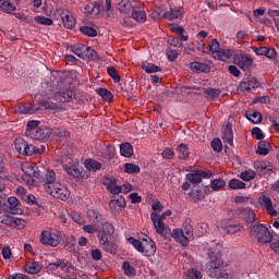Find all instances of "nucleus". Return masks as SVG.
<instances>
[{
  "mask_svg": "<svg viewBox=\"0 0 279 279\" xmlns=\"http://www.w3.org/2000/svg\"><path fill=\"white\" fill-rule=\"evenodd\" d=\"M208 256L210 258V262L207 264L208 276L217 279L228 278V274L223 271V259H221V253L209 250Z\"/></svg>",
  "mask_w": 279,
  "mask_h": 279,
  "instance_id": "1",
  "label": "nucleus"
},
{
  "mask_svg": "<svg viewBox=\"0 0 279 279\" xmlns=\"http://www.w3.org/2000/svg\"><path fill=\"white\" fill-rule=\"evenodd\" d=\"M129 243H131V245H133L137 252L144 254V256H154V254H156V243H154L151 238L137 240L131 236L129 238Z\"/></svg>",
  "mask_w": 279,
  "mask_h": 279,
  "instance_id": "2",
  "label": "nucleus"
},
{
  "mask_svg": "<svg viewBox=\"0 0 279 279\" xmlns=\"http://www.w3.org/2000/svg\"><path fill=\"white\" fill-rule=\"evenodd\" d=\"M43 186L44 191L56 199V193H59L62 183L56 179V172L53 170H48L44 177Z\"/></svg>",
  "mask_w": 279,
  "mask_h": 279,
  "instance_id": "3",
  "label": "nucleus"
},
{
  "mask_svg": "<svg viewBox=\"0 0 279 279\" xmlns=\"http://www.w3.org/2000/svg\"><path fill=\"white\" fill-rule=\"evenodd\" d=\"M172 239H175L181 245L186 247L191 241H193V226L189 222H184L183 229H174L171 232Z\"/></svg>",
  "mask_w": 279,
  "mask_h": 279,
  "instance_id": "4",
  "label": "nucleus"
},
{
  "mask_svg": "<svg viewBox=\"0 0 279 279\" xmlns=\"http://www.w3.org/2000/svg\"><path fill=\"white\" fill-rule=\"evenodd\" d=\"M167 217H171V209H167L161 215H158L156 211L150 214V219L154 223L155 230L157 234H161V236H168L167 228L163 222Z\"/></svg>",
  "mask_w": 279,
  "mask_h": 279,
  "instance_id": "5",
  "label": "nucleus"
},
{
  "mask_svg": "<svg viewBox=\"0 0 279 279\" xmlns=\"http://www.w3.org/2000/svg\"><path fill=\"white\" fill-rule=\"evenodd\" d=\"M251 236H255L259 243H271V232L264 225H254L251 227L250 231Z\"/></svg>",
  "mask_w": 279,
  "mask_h": 279,
  "instance_id": "6",
  "label": "nucleus"
},
{
  "mask_svg": "<svg viewBox=\"0 0 279 279\" xmlns=\"http://www.w3.org/2000/svg\"><path fill=\"white\" fill-rule=\"evenodd\" d=\"M61 241H62V238H60V234L58 232H54L52 230H45L41 232V235H40L41 245L58 247Z\"/></svg>",
  "mask_w": 279,
  "mask_h": 279,
  "instance_id": "7",
  "label": "nucleus"
},
{
  "mask_svg": "<svg viewBox=\"0 0 279 279\" xmlns=\"http://www.w3.org/2000/svg\"><path fill=\"white\" fill-rule=\"evenodd\" d=\"M15 149L21 154L22 156H34V154L38 153V148L29 143L27 141L23 140L22 137L15 138L14 142Z\"/></svg>",
  "mask_w": 279,
  "mask_h": 279,
  "instance_id": "8",
  "label": "nucleus"
},
{
  "mask_svg": "<svg viewBox=\"0 0 279 279\" xmlns=\"http://www.w3.org/2000/svg\"><path fill=\"white\" fill-rule=\"evenodd\" d=\"M61 165L68 175H72V178H82V170H80V163L77 160L68 157L61 162Z\"/></svg>",
  "mask_w": 279,
  "mask_h": 279,
  "instance_id": "9",
  "label": "nucleus"
},
{
  "mask_svg": "<svg viewBox=\"0 0 279 279\" xmlns=\"http://www.w3.org/2000/svg\"><path fill=\"white\" fill-rule=\"evenodd\" d=\"M25 134L28 138L33 141H45L51 136V130L46 126H38L37 129H33L31 131H25Z\"/></svg>",
  "mask_w": 279,
  "mask_h": 279,
  "instance_id": "10",
  "label": "nucleus"
},
{
  "mask_svg": "<svg viewBox=\"0 0 279 279\" xmlns=\"http://www.w3.org/2000/svg\"><path fill=\"white\" fill-rule=\"evenodd\" d=\"M233 64H236L242 71H250L252 64H254V59L250 54L235 53L233 56Z\"/></svg>",
  "mask_w": 279,
  "mask_h": 279,
  "instance_id": "11",
  "label": "nucleus"
},
{
  "mask_svg": "<svg viewBox=\"0 0 279 279\" xmlns=\"http://www.w3.org/2000/svg\"><path fill=\"white\" fill-rule=\"evenodd\" d=\"M43 108H49L47 102L40 101L39 104H35L33 106H25L19 104L16 106L15 112H17L19 114H35V112H38V110H43Z\"/></svg>",
  "mask_w": 279,
  "mask_h": 279,
  "instance_id": "12",
  "label": "nucleus"
},
{
  "mask_svg": "<svg viewBox=\"0 0 279 279\" xmlns=\"http://www.w3.org/2000/svg\"><path fill=\"white\" fill-rule=\"evenodd\" d=\"M234 215L243 219L245 223H254L256 221V213L252 207H240L234 210Z\"/></svg>",
  "mask_w": 279,
  "mask_h": 279,
  "instance_id": "13",
  "label": "nucleus"
},
{
  "mask_svg": "<svg viewBox=\"0 0 279 279\" xmlns=\"http://www.w3.org/2000/svg\"><path fill=\"white\" fill-rule=\"evenodd\" d=\"M59 14L65 29H73L75 27V16H73V13L69 9L59 10Z\"/></svg>",
  "mask_w": 279,
  "mask_h": 279,
  "instance_id": "14",
  "label": "nucleus"
},
{
  "mask_svg": "<svg viewBox=\"0 0 279 279\" xmlns=\"http://www.w3.org/2000/svg\"><path fill=\"white\" fill-rule=\"evenodd\" d=\"M253 167L257 175H271L276 169L274 166H270L267 161L256 160L253 163Z\"/></svg>",
  "mask_w": 279,
  "mask_h": 279,
  "instance_id": "15",
  "label": "nucleus"
},
{
  "mask_svg": "<svg viewBox=\"0 0 279 279\" xmlns=\"http://www.w3.org/2000/svg\"><path fill=\"white\" fill-rule=\"evenodd\" d=\"M222 141L230 147L234 145V133L232 132V124L230 122L222 128Z\"/></svg>",
  "mask_w": 279,
  "mask_h": 279,
  "instance_id": "16",
  "label": "nucleus"
},
{
  "mask_svg": "<svg viewBox=\"0 0 279 279\" xmlns=\"http://www.w3.org/2000/svg\"><path fill=\"white\" fill-rule=\"evenodd\" d=\"M260 205L266 208L268 215H270L271 217H278V211L276 210V208H274V202H271V197H269L268 195H262Z\"/></svg>",
  "mask_w": 279,
  "mask_h": 279,
  "instance_id": "17",
  "label": "nucleus"
},
{
  "mask_svg": "<svg viewBox=\"0 0 279 279\" xmlns=\"http://www.w3.org/2000/svg\"><path fill=\"white\" fill-rule=\"evenodd\" d=\"M4 210L11 215H19V210H21V201L14 196L9 197L8 205Z\"/></svg>",
  "mask_w": 279,
  "mask_h": 279,
  "instance_id": "18",
  "label": "nucleus"
},
{
  "mask_svg": "<svg viewBox=\"0 0 279 279\" xmlns=\"http://www.w3.org/2000/svg\"><path fill=\"white\" fill-rule=\"evenodd\" d=\"M99 243L102 245V250L108 252V254H116L117 253V244L112 243L108 240V236L98 235Z\"/></svg>",
  "mask_w": 279,
  "mask_h": 279,
  "instance_id": "19",
  "label": "nucleus"
},
{
  "mask_svg": "<svg viewBox=\"0 0 279 279\" xmlns=\"http://www.w3.org/2000/svg\"><path fill=\"white\" fill-rule=\"evenodd\" d=\"M220 232L222 234H239L241 230H245L242 223H229L227 227H221Z\"/></svg>",
  "mask_w": 279,
  "mask_h": 279,
  "instance_id": "20",
  "label": "nucleus"
},
{
  "mask_svg": "<svg viewBox=\"0 0 279 279\" xmlns=\"http://www.w3.org/2000/svg\"><path fill=\"white\" fill-rule=\"evenodd\" d=\"M58 101H61V104H66L75 97V90L73 88H68L63 92H60L56 95Z\"/></svg>",
  "mask_w": 279,
  "mask_h": 279,
  "instance_id": "21",
  "label": "nucleus"
},
{
  "mask_svg": "<svg viewBox=\"0 0 279 279\" xmlns=\"http://www.w3.org/2000/svg\"><path fill=\"white\" fill-rule=\"evenodd\" d=\"M85 12L87 16H92V19H97V16H99V13L101 12V5L95 2H90L85 5Z\"/></svg>",
  "mask_w": 279,
  "mask_h": 279,
  "instance_id": "22",
  "label": "nucleus"
},
{
  "mask_svg": "<svg viewBox=\"0 0 279 279\" xmlns=\"http://www.w3.org/2000/svg\"><path fill=\"white\" fill-rule=\"evenodd\" d=\"M126 203H125V198H123V196L117 198V199H112L109 203V207L112 210V213H119L121 210H123V208H125Z\"/></svg>",
  "mask_w": 279,
  "mask_h": 279,
  "instance_id": "23",
  "label": "nucleus"
},
{
  "mask_svg": "<svg viewBox=\"0 0 279 279\" xmlns=\"http://www.w3.org/2000/svg\"><path fill=\"white\" fill-rule=\"evenodd\" d=\"M105 184L107 186V191H109V193H111L112 195H119V193L123 191V187L121 185H117L116 179H107Z\"/></svg>",
  "mask_w": 279,
  "mask_h": 279,
  "instance_id": "24",
  "label": "nucleus"
},
{
  "mask_svg": "<svg viewBox=\"0 0 279 279\" xmlns=\"http://www.w3.org/2000/svg\"><path fill=\"white\" fill-rule=\"evenodd\" d=\"M190 70L193 73H210V66L206 63L194 61L190 64Z\"/></svg>",
  "mask_w": 279,
  "mask_h": 279,
  "instance_id": "25",
  "label": "nucleus"
},
{
  "mask_svg": "<svg viewBox=\"0 0 279 279\" xmlns=\"http://www.w3.org/2000/svg\"><path fill=\"white\" fill-rule=\"evenodd\" d=\"M271 151V144L267 141H259L257 144L256 154L259 156H267Z\"/></svg>",
  "mask_w": 279,
  "mask_h": 279,
  "instance_id": "26",
  "label": "nucleus"
},
{
  "mask_svg": "<svg viewBox=\"0 0 279 279\" xmlns=\"http://www.w3.org/2000/svg\"><path fill=\"white\" fill-rule=\"evenodd\" d=\"M117 10H119V12H121L122 14H130V12L134 10V7L132 5V2H130V0H121L117 4Z\"/></svg>",
  "mask_w": 279,
  "mask_h": 279,
  "instance_id": "27",
  "label": "nucleus"
},
{
  "mask_svg": "<svg viewBox=\"0 0 279 279\" xmlns=\"http://www.w3.org/2000/svg\"><path fill=\"white\" fill-rule=\"evenodd\" d=\"M260 86V83L256 80H248L244 81L240 84V88L245 90L246 93H250V90H256Z\"/></svg>",
  "mask_w": 279,
  "mask_h": 279,
  "instance_id": "28",
  "label": "nucleus"
},
{
  "mask_svg": "<svg viewBox=\"0 0 279 279\" xmlns=\"http://www.w3.org/2000/svg\"><path fill=\"white\" fill-rule=\"evenodd\" d=\"M0 12H5L7 14H14L16 12V7L10 2V0H0Z\"/></svg>",
  "mask_w": 279,
  "mask_h": 279,
  "instance_id": "29",
  "label": "nucleus"
},
{
  "mask_svg": "<svg viewBox=\"0 0 279 279\" xmlns=\"http://www.w3.org/2000/svg\"><path fill=\"white\" fill-rule=\"evenodd\" d=\"M72 51L78 58H84V53H86V51H95V50H92L90 47H88L84 44H76V45L72 46Z\"/></svg>",
  "mask_w": 279,
  "mask_h": 279,
  "instance_id": "30",
  "label": "nucleus"
},
{
  "mask_svg": "<svg viewBox=\"0 0 279 279\" xmlns=\"http://www.w3.org/2000/svg\"><path fill=\"white\" fill-rule=\"evenodd\" d=\"M163 19H167L168 21H175V19H182V10H180V8H170V11L163 14Z\"/></svg>",
  "mask_w": 279,
  "mask_h": 279,
  "instance_id": "31",
  "label": "nucleus"
},
{
  "mask_svg": "<svg viewBox=\"0 0 279 279\" xmlns=\"http://www.w3.org/2000/svg\"><path fill=\"white\" fill-rule=\"evenodd\" d=\"M71 197V192L66 185L62 184L60 191L54 193V199H61V202H66Z\"/></svg>",
  "mask_w": 279,
  "mask_h": 279,
  "instance_id": "32",
  "label": "nucleus"
},
{
  "mask_svg": "<svg viewBox=\"0 0 279 279\" xmlns=\"http://www.w3.org/2000/svg\"><path fill=\"white\" fill-rule=\"evenodd\" d=\"M189 196L194 204H198V202H202V199H204V192H202L199 187L192 189L189 193Z\"/></svg>",
  "mask_w": 279,
  "mask_h": 279,
  "instance_id": "33",
  "label": "nucleus"
},
{
  "mask_svg": "<svg viewBox=\"0 0 279 279\" xmlns=\"http://www.w3.org/2000/svg\"><path fill=\"white\" fill-rule=\"evenodd\" d=\"M132 19L138 23H145L147 21V13L144 10H138L136 7L133 8Z\"/></svg>",
  "mask_w": 279,
  "mask_h": 279,
  "instance_id": "34",
  "label": "nucleus"
},
{
  "mask_svg": "<svg viewBox=\"0 0 279 279\" xmlns=\"http://www.w3.org/2000/svg\"><path fill=\"white\" fill-rule=\"evenodd\" d=\"M120 154L124 156V158H130L132 154H134V147L130 143H123L120 145Z\"/></svg>",
  "mask_w": 279,
  "mask_h": 279,
  "instance_id": "35",
  "label": "nucleus"
},
{
  "mask_svg": "<svg viewBox=\"0 0 279 279\" xmlns=\"http://www.w3.org/2000/svg\"><path fill=\"white\" fill-rule=\"evenodd\" d=\"M177 151H178L179 158L181 160H186V158H189V154H190L189 145H186L184 143L179 144Z\"/></svg>",
  "mask_w": 279,
  "mask_h": 279,
  "instance_id": "36",
  "label": "nucleus"
},
{
  "mask_svg": "<svg viewBox=\"0 0 279 279\" xmlns=\"http://www.w3.org/2000/svg\"><path fill=\"white\" fill-rule=\"evenodd\" d=\"M85 167L87 171H99V169H101V162L96 161L95 159H87L85 161Z\"/></svg>",
  "mask_w": 279,
  "mask_h": 279,
  "instance_id": "37",
  "label": "nucleus"
},
{
  "mask_svg": "<svg viewBox=\"0 0 279 279\" xmlns=\"http://www.w3.org/2000/svg\"><path fill=\"white\" fill-rule=\"evenodd\" d=\"M101 232L102 233L100 235L102 236H112V234H114V226L110 222H105L102 223Z\"/></svg>",
  "mask_w": 279,
  "mask_h": 279,
  "instance_id": "38",
  "label": "nucleus"
},
{
  "mask_svg": "<svg viewBox=\"0 0 279 279\" xmlns=\"http://www.w3.org/2000/svg\"><path fill=\"white\" fill-rule=\"evenodd\" d=\"M232 53L233 52L231 49H221L219 52H217L215 58H218V60L226 62V60H230L232 58Z\"/></svg>",
  "mask_w": 279,
  "mask_h": 279,
  "instance_id": "39",
  "label": "nucleus"
},
{
  "mask_svg": "<svg viewBox=\"0 0 279 279\" xmlns=\"http://www.w3.org/2000/svg\"><path fill=\"white\" fill-rule=\"evenodd\" d=\"M245 182L239 179H231L229 181V189H232V191H239L241 189H245Z\"/></svg>",
  "mask_w": 279,
  "mask_h": 279,
  "instance_id": "40",
  "label": "nucleus"
},
{
  "mask_svg": "<svg viewBox=\"0 0 279 279\" xmlns=\"http://www.w3.org/2000/svg\"><path fill=\"white\" fill-rule=\"evenodd\" d=\"M123 271L124 274L129 277L132 278V276H136V269L134 268V266H132V264H130V262H124L122 265Z\"/></svg>",
  "mask_w": 279,
  "mask_h": 279,
  "instance_id": "41",
  "label": "nucleus"
},
{
  "mask_svg": "<svg viewBox=\"0 0 279 279\" xmlns=\"http://www.w3.org/2000/svg\"><path fill=\"white\" fill-rule=\"evenodd\" d=\"M186 180H189V182H191L192 184L202 183V177L199 174V170L194 171L193 173H187L186 174Z\"/></svg>",
  "mask_w": 279,
  "mask_h": 279,
  "instance_id": "42",
  "label": "nucleus"
},
{
  "mask_svg": "<svg viewBox=\"0 0 279 279\" xmlns=\"http://www.w3.org/2000/svg\"><path fill=\"white\" fill-rule=\"evenodd\" d=\"M43 269V266L38 262H32L26 265V271L28 274H38Z\"/></svg>",
  "mask_w": 279,
  "mask_h": 279,
  "instance_id": "43",
  "label": "nucleus"
},
{
  "mask_svg": "<svg viewBox=\"0 0 279 279\" xmlns=\"http://www.w3.org/2000/svg\"><path fill=\"white\" fill-rule=\"evenodd\" d=\"M80 32L84 34V36H88L89 38H95L97 36V29L90 26H81Z\"/></svg>",
  "mask_w": 279,
  "mask_h": 279,
  "instance_id": "44",
  "label": "nucleus"
},
{
  "mask_svg": "<svg viewBox=\"0 0 279 279\" xmlns=\"http://www.w3.org/2000/svg\"><path fill=\"white\" fill-rule=\"evenodd\" d=\"M240 178L244 182H250L251 180H254V178H256V171L248 169L246 171L241 172Z\"/></svg>",
  "mask_w": 279,
  "mask_h": 279,
  "instance_id": "45",
  "label": "nucleus"
},
{
  "mask_svg": "<svg viewBox=\"0 0 279 279\" xmlns=\"http://www.w3.org/2000/svg\"><path fill=\"white\" fill-rule=\"evenodd\" d=\"M22 171L25 173L26 178H34L36 175V170L32 163H25L22 166Z\"/></svg>",
  "mask_w": 279,
  "mask_h": 279,
  "instance_id": "46",
  "label": "nucleus"
},
{
  "mask_svg": "<svg viewBox=\"0 0 279 279\" xmlns=\"http://www.w3.org/2000/svg\"><path fill=\"white\" fill-rule=\"evenodd\" d=\"M246 119H248L251 123H260V121H263V114L258 111H254L252 113H246Z\"/></svg>",
  "mask_w": 279,
  "mask_h": 279,
  "instance_id": "47",
  "label": "nucleus"
},
{
  "mask_svg": "<svg viewBox=\"0 0 279 279\" xmlns=\"http://www.w3.org/2000/svg\"><path fill=\"white\" fill-rule=\"evenodd\" d=\"M142 69L146 73H158V72L162 71V69H160V66H157L154 63H143Z\"/></svg>",
  "mask_w": 279,
  "mask_h": 279,
  "instance_id": "48",
  "label": "nucleus"
},
{
  "mask_svg": "<svg viewBox=\"0 0 279 279\" xmlns=\"http://www.w3.org/2000/svg\"><path fill=\"white\" fill-rule=\"evenodd\" d=\"M209 230L208 223L201 222L196 226V234L197 236H204Z\"/></svg>",
  "mask_w": 279,
  "mask_h": 279,
  "instance_id": "49",
  "label": "nucleus"
},
{
  "mask_svg": "<svg viewBox=\"0 0 279 279\" xmlns=\"http://www.w3.org/2000/svg\"><path fill=\"white\" fill-rule=\"evenodd\" d=\"M125 173H141V167L134 163H125L124 165Z\"/></svg>",
  "mask_w": 279,
  "mask_h": 279,
  "instance_id": "50",
  "label": "nucleus"
},
{
  "mask_svg": "<svg viewBox=\"0 0 279 279\" xmlns=\"http://www.w3.org/2000/svg\"><path fill=\"white\" fill-rule=\"evenodd\" d=\"M226 186V180L223 179H214L211 181V189L213 191H221Z\"/></svg>",
  "mask_w": 279,
  "mask_h": 279,
  "instance_id": "51",
  "label": "nucleus"
},
{
  "mask_svg": "<svg viewBox=\"0 0 279 279\" xmlns=\"http://www.w3.org/2000/svg\"><path fill=\"white\" fill-rule=\"evenodd\" d=\"M107 73L110 77H112L114 84H119V82H121V76L116 68H108Z\"/></svg>",
  "mask_w": 279,
  "mask_h": 279,
  "instance_id": "52",
  "label": "nucleus"
},
{
  "mask_svg": "<svg viewBox=\"0 0 279 279\" xmlns=\"http://www.w3.org/2000/svg\"><path fill=\"white\" fill-rule=\"evenodd\" d=\"M25 220L23 218L13 217V222L11 228H16V230H23L25 228Z\"/></svg>",
  "mask_w": 279,
  "mask_h": 279,
  "instance_id": "53",
  "label": "nucleus"
},
{
  "mask_svg": "<svg viewBox=\"0 0 279 279\" xmlns=\"http://www.w3.org/2000/svg\"><path fill=\"white\" fill-rule=\"evenodd\" d=\"M98 95L105 99V101H112V93L106 88H99L97 90Z\"/></svg>",
  "mask_w": 279,
  "mask_h": 279,
  "instance_id": "54",
  "label": "nucleus"
},
{
  "mask_svg": "<svg viewBox=\"0 0 279 279\" xmlns=\"http://www.w3.org/2000/svg\"><path fill=\"white\" fill-rule=\"evenodd\" d=\"M50 132L53 133L58 138H66V136H69V131L64 129L54 128Z\"/></svg>",
  "mask_w": 279,
  "mask_h": 279,
  "instance_id": "55",
  "label": "nucleus"
},
{
  "mask_svg": "<svg viewBox=\"0 0 279 279\" xmlns=\"http://www.w3.org/2000/svg\"><path fill=\"white\" fill-rule=\"evenodd\" d=\"M35 21L36 23H39V25H53V20H51L50 17L36 16Z\"/></svg>",
  "mask_w": 279,
  "mask_h": 279,
  "instance_id": "56",
  "label": "nucleus"
},
{
  "mask_svg": "<svg viewBox=\"0 0 279 279\" xmlns=\"http://www.w3.org/2000/svg\"><path fill=\"white\" fill-rule=\"evenodd\" d=\"M209 51L213 53V56H216L220 51L219 41L217 39H213L211 44L209 45Z\"/></svg>",
  "mask_w": 279,
  "mask_h": 279,
  "instance_id": "57",
  "label": "nucleus"
},
{
  "mask_svg": "<svg viewBox=\"0 0 279 279\" xmlns=\"http://www.w3.org/2000/svg\"><path fill=\"white\" fill-rule=\"evenodd\" d=\"M205 95H207V99H215V98L219 97L220 92H219V89L208 88L205 90Z\"/></svg>",
  "mask_w": 279,
  "mask_h": 279,
  "instance_id": "58",
  "label": "nucleus"
},
{
  "mask_svg": "<svg viewBox=\"0 0 279 279\" xmlns=\"http://www.w3.org/2000/svg\"><path fill=\"white\" fill-rule=\"evenodd\" d=\"M252 136H255V138H257V141H263V138H265V134L263 133V131L260 130V128H253L251 131Z\"/></svg>",
  "mask_w": 279,
  "mask_h": 279,
  "instance_id": "59",
  "label": "nucleus"
},
{
  "mask_svg": "<svg viewBox=\"0 0 279 279\" xmlns=\"http://www.w3.org/2000/svg\"><path fill=\"white\" fill-rule=\"evenodd\" d=\"M211 147H213L214 151L219 153V151H221V149H223V144L221 143V140L214 138L211 141Z\"/></svg>",
  "mask_w": 279,
  "mask_h": 279,
  "instance_id": "60",
  "label": "nucleus"
},
{
  "mask_svg": "<svg viewBox=\"0 0 279 279\" xmlns=\"http://www.w3.org/2000/svg\"><path fill=\"white\" fill-rule=\"evenodd\" d=\"M13 219L14 217L12 216H2L0 217V223H3V226H9L10 228H12Z\"/></svg>",
  "mask_w": 279,
  "mask_h": 279,
  "instance_id": "61",
  "label": "nucleus"
},
{
  "mask_svg": "<svg viewBox=\"0 0 279 279\" xmlns=\"http://www.w3.org/2000/svg\"><path fill=\"white\" fill-rule=\"evenodd\" d=\"M87 217L90 221H97V219H100L99 217H101V215L95 209H89L87 211Z\"/></svg>",
  "mask_w": 279,
  "mask_h": 279,
  "instance_id": "62",
  "label": "nucleus"
},
{
  "mask_svg": "<svg viewBox=\"0 0 279 279\" xmlns=\"http://www.w3.org/2000/svg\"><path fill=\"white\" fill-rule=\"evenodd\" d=\"M168 43L171 47H182V39L179 37H169Z\"/></svg>",
  "mask_w": 279,
  "mask_h": 279,
  "instance_id": "63",
  "label": "nucleus"
},
{
  "mask_svg": "<svg viewBox=\"0 0 279 279\" xmlns=\"http://www.w3.org/2000/svg\"><path fill=\"white\" fill-rule=\"evenodd\" d=\"M187 274L192 279H202V272L197 269L189 270Z\"/></svg>",
  "mask_w": 279,
  "mask_h": 279,
  "instance_id": "64",
  "label": "nucleus"
}]
</instances>
